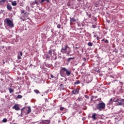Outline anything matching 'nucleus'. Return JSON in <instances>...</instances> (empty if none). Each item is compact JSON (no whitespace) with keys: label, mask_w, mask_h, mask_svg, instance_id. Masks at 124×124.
<instances>
[{"label":"nucleus","mask_w":124,"mask_h":124,"mask_svg":"<svg viewBox=\"0 0 124 124\" xmlns=\"http://www.w3.org/2000/svg\"><path fill=\"white\" fill-rule=\"evenodd\" d=\"M60 74L62 76H70L71 71L66 69L65 67H62L60 71Z\"/></svg>","instance_id":"f257e3e1"},{"label":"nucleus","mask_w":124,"mask_h":124,"mask_svg":"<svg viewBox=\"0 0 124 124\" xmlns=\"http://www.w3.org/2000/svg\"><path fill=\"white\" fill-rule=\"evenodd\" d=\"M61 52V53H62V54L69 55L70 54V52H71V50H70V48L68 47V46L66 45L62 48Z\"/></svg>","instance_id":"f03ea898"},{"label":"nucleus","mask_w":124,"mask_h":124,"mask_svg":"<svg viewBox=\"0 0 124 124\" xmlns=\"http://www.w3.org/2000/svg\"><path fill=\"white\" fill-rule=\"evenodd\" d=\"M105 103H104L103 102L99 103L96 105V108L95 110H96L97 109L99 110V111H102V110H104V109H105Z\"/></svg>","instance_id":"7ed1b4c3"},{"label":"nucleus","mask_w":124,"mask_h":124,"mask_svg":"<svg viewBox=\"0 0 124 124\" xmlns=\"http://www.w3.org/2000/svg\"><path fill=\"white\" fill-rule=\"evenodd\" d=\"M4 23L5 25L8 26L10 28H13L14 27V24H13V21L10 20V18H7L4 20Z\"/></svg>","instance_id":"20e7f679"},{"label":"nucleus","mask_w":124,"mask_h":124,"mask_svg":"<svg viewBox=\"0 0 124 124\" xmlns=\"http://www.w3.org/2000/svg\"><path fill=\"white\" fill-rule=\"evenodd\" d=\"M118 101H119V99L115 101V98H112L108 102V105H112V104H113V102H118Z\"/></svg>","instance_id":"39448f33"},{"label":"nucleus","mask_w":124,"mask_h":124,"mask_svg":"<svg viewBox=\"0 0 124 124\" xmlns=\"http://www.w3.org/2000/svg\"><path fill=\"white\" fill-rule=\"evenodd\" d=\"M118 101H119V102H118V103H116V105L117 106L123 105V104H124V99H121L120 100H118Z\"/></svg>","instance_id":"423d86ee"},{"label":"nucleus","mask_w":124,"mask_h":124,"mask_svg":"<svg viewBox=\"0 0 124 124\" xmlns=\"http://www.w3.org/2000/svg\"><path fill=\"white\" fill-rule=\"evenodd\" d=\"M13 109H15L16 111H19L20 110V107H19V105L16 104L13 107Z\"/></svg>","instance_id":"0eeeda50"},{"label":"nucleus","mask_w":124,"mask_h":124,"mask_svg":"<svg viewBox=\"0 0 124 124\" xmlns=\"http://www.w3.org/2000/svg\"><path fill=\"white\" fill-rule=\"evenodd\" d=\"M70 25H73V23H75L76 22V19L74 17H70Z\"/></svg>","instance_id":"6e6552de"},{"label":"nucleus","mask_w":124,"mask_h":124,"mask_svg":"<svg viewBox=\"0 0 124 124\" xmlns=\"http://www.w3.org/2000/svg\"><path fill=\"white\" fill-rule=\"evenodd\" d=\"M73 94H78L79 93V89H76L72 91Z\"/></svg>","instance_id":"1a4fd4ad"},{"label":"nucleus","mask_w":124,"mask_h":124,"mask_svg":"<svg viewBox=\"0 0 124 124\" xmlns=\"http://www.w3.org/2000/svg\"><path fill=\"white\" fill-rule=\"evenodd\" d=\"M96 116H97V114L96 113H93L92 116V118L93 119V120H95L96 119H97V117H96Z\"/></svg>","instance_id":"9d476101"},{"label":"nucleus","mask_w":124,"mask_h":124,"mask_svg":"<svg viewBox=\"0 0 124 124\" xmlns=\"http://www.w3.org/2000/svg\"><path fill=\"white\" fill-rule=\"evenodd\" d=\"M5 1H7V0H0V5H3V4H4V2H5Z\"/></svg>","instance_id":"9b49d317"},{"label":"nucleus","mask_w":124,"mask_h":124,"mask_svg":"<svg viewBox=\"0 0 124 124\" xmlns=\"http://www.w3.org/2000/svg\"><path fill=\"white\" fill-rule=\"evenodd\" d=\"M21 56H23V53L22 52H20V54H18L17 56V59L18 60H21L22 59V57H21Z\"/></svg>","instance_id":"f8f14e48"},{"label":"nucleus","mask_w":124,"mask_h":124,"mask_svg":"<svg viewBox=\"0 0 124 124\" xmlns=\"http://www.w3.org/2000/svg\"><path fill=\"white\" fill-rule=\"evenodd\" d=\"M28 110H27V114H30L31 112V108L30 106L28 107Z\"/></svg>","instance_id":"ddd939ff"},{"label":"nucleus","mask_w":124,"mask_h":124,"mask_svg":"<svg viewBox=\"0 0 124 124\" xmlns=\"http://www.w3.org/2000/svg\"><path fill=\"white\" fill-rule=\"evenodd\" d=\"M53 52H55V50H53V49H51V50H49L48 51V54L50 55V56H52V53H53Z\"/></svg>","instance_id":"4468645a"},{"label":"nucleus","mask_w":124,"mask_h":124,"mask_svg":"<svg viewBox=\"0 0 124 124\" xmlns=\"http://www.w3.org/2000/svg\"><path fill=\"white\" fill-rule=\"evenodd\" d=\"M7 8L9 10H11V9H12V7H11V5H10L9 4H8L7 5Z\"/></svg>","instance_id":"2eb2a0df"},{"label":"nucleus","mask_w":124,"mask_h":124,"mask_svg":"<svg viewBox=\"0 0 124 124\" xmlns=\"http://www.w3.org/2000/svg\"><path fill=\"white\" fill-rule=\"evenodd\" d=\"M11 3H12V5H13V6H16V5H17V3H16V1H12L11 2Z\"/></svg>","instance_id":"dca6fc26"},{"label":"nucleus","mask_w":124,"mask_h":124,"mask_svg":"<svg viewBox=\"0 0 124 124\" xmlns=\"http://www.w3.org/2000/svg\"><path fill=\"white\" fill-rule=\"evenodd\" d=\"M8 90L9 91L10 93H14V89L12 88H9Z\"/></svg>","instance_id":"f3484780"},{"label":"nucleus","mask_w":124,"mask_h":124,"mask_svg":"<svg viewBox=\"0 0 124 124\" xmlns=\"http://www.w3.org/2000/svg\"><path fill=\"white\" fill-rule=\"evenodd\" d=\"M60 88L61 91H62V90H64V87H63V85L62 84L60 85Z\"/></svg>","instance_id":"a211bd4d"},{"label":"nucleus","mask_w":124,"mask_h":124,"mask_svg":"<svg viewBox=\"0 0 124 124\" xmlns=\"http://www.w3.org/2000/svg\"><path fill=\"white\" fill-rule=\"evenodd\" d=\"M44 1H46V2H49V0H41V2L42 3H43Z\"/></svg>","instance_id":"6ab92c4d"},{"label":"nucleus","mask_w":124,"mask_h":124,"mask_svg":"<svg viewBox=\"0 0 124 124\" xmlns=\"http://www.w3.org/2000/svg\"><path fill=\"white\" fill-rule=\"evenodd\" d=\"M75 85H78V84H80V81L77 80L74 83Z\"/></svg>","instance_id":"aec40b11"},{"label":"nucleus","mask_w":124,"mask_h":124,"mask_svg":"<svg viewBox=\"0 0 124 124\" xmlns=\"http://www.w3.org/2000/svg\"><path fill=\"white\" fill-rule=\"evenodd\" d=\"M34 93H40L39 91H38V90H34Z\"/></svg>","instance_id":"412c9836"},{"label":"nucleus","mask_w":124,"mask_h":124,"mask_svg":"<svg viewBox=\"0 0 124 124\" xmlns=\"http://www.w3.org/2000/svg\"><path fill=\"white\" fill-rule=\"evenodd\" d=\"M7 119H6V118H4V119H3V120H2V122H3V123H7Z\"/></svg>","instance_id":"4be33fe9"},{"label":"nucleus","mask_w":124,"mask_h":124,"mask_svg":"<svg viewBox=\"0 0 124 124\" xmlns=\"http://www.w3.org/2000/svg\"><path fill=\"white\" fill-rule=\"evenodd\" d=\"M73 59H74V58H72V57L69 58L68 59V62H70V61H71V60H73Z\"/></svg>","instance_id":"5701e85b"},{"label":"nucleus","mask_w":124,"mask_h":124,"mask_svg":"<svg viewBox=\"0 0 124 124\" xmlns=\"http://www.w3.org/2000/svg\"><path fill=\"white\" fill-rule=\"evenodd\" d=\"M22 97H23V96H22V95H18L17 96V98L18 99L22 98Z\"/></svg>","instance_id":"b1692460"},{"label":"nucleus","mask_w":124,"mask_h":124,"mask_svg":"<svg viewBox=\"0 0 124 124\" xmlns=\"http://www.w3.org/2000/svg\"><path fill=\"white\" fill-rule=\"evenodd\" d=\"M88 46H93V44L92 43V42H89L88 43Z\"/></svg>","instance_id":"393cba45"},{"label":"nucleus","mask_w":124,"mask_h":124,"mask_svg":"<svg viewBox=\"0 0 124 124\" xmlns=\"http://www.w3.org/2000/svg\"><path fill=\"white\" fill-rule=\"evenodd\" d=\"M44 124H50V122L49 121H46L44 122Z\"/></svg>","instance_id":"a878e982"},{"label":"nucleus","mask_w":124,"mask_h":124,"mask_svg":"<svg viewBox=\"0 0 124 124\" xmlns=\"http://www.w3.org/2000/svg\"><path fill=\"white\" fill-rule=\"evenodd\" d=\"M51 56H50V55H46V59H49V58H50Z\"/></svg>","instance_id":"bb28decb"},{"label":"nucleus","mask_w":124,"mask_h":124,"mask_svg":"<svg viewBox=\"0 0 124 124\" xmlns=\"http://www.w3.org/2000/svg\"><path fill=\"white\" fill-rule=\"evenodd\" d=\"M51 78H54V79H56V77L54 76L53 75H50Z\"/></svg>","instance_id":"cd10ccee"},{"label":"nucleus","mask_w":124,"mask_h":124,"mask_svg":"<svg viewBox=\"0 0 124 124\" xmlns=\"http://www.w3.org/2000/svg\"><path fill=\"white\" fill-rule=\"evenodd\" d=\"M78 100L79 101H82L83 100V99L81 97L78 98Z\"/></svg>","instance_id":"c85d7f7f"},{"label":"nucleus","mask_w":124,"mask_h":124,"mask_svg":"<svg viewBox=\"0 0 124 124\" xmlns=\"http://www.w3.org/2000/svg\"><path fill=\"white\" fill-rule=\"evenodd\" d=\"M61 27H62V26L61 25V24H58L57 25V28L58 29H61Z\"/></svg>","instance_id":"c756f323"},{"label":"nucleus","mask_w":124,"mask_h":124,"mask_svg":"<svg viewBox=\"0 0 124 124\" xmlns=\"http://www.w3.org/2000/svg\"><path fill=\"white\" fill-rule=\"evenodd\" d=\"M60 110H61V111H62V110H64V108L62 107H61L60 108Z\"/></svg>","instance_id":"7c9ffc66"},{"label":"nucleus","mask_w":124,"mask_h":124,"mask_svg":"<svg viewBox=\"0 0 124 124\" xmlns=\"http://www.w3.org/2000/svg\"><path fill=\"white\" fill-rule=\"evenodd\" d=\"M33 4H34V3H36V4H38V2L36 0H35L34 2H33Z\"/></svg>","instance_id":"2f4dec72"},{"label":"nucleus","mask_w":124,"mask_h":124,"mask_svg":"<svg viewBox=\"0 0 124 124\" xmlns=\"http://www.w3.org/2000/svg\"><path fill=\"white\" fill-rule=\"evenodd\" d=\"M21 14H24V13H25V11L24 10L21 11Z\"/></svg>","instance_id":"473e14b6"},{"label":"nucleus","mask_w":124,"mask_h":124,"mask_svg":"<svg viewBox=\"0 0 124 124\" xmlns=\"http://www.w3.org/2000/svg\"><path fill=\"white\" fill-rule=\"evenodd\" d=\"M85 97H86V98H90V96H88V95H85Z\"/></svg>","instance_id":"72a5a7b5"},{"label":"nucleus","mask_w":124,"mask_h":124,"mask_svg":"<svg viewBox=\"0 0 124 124\" xmlns=\"http://www.w3.org/2000/svg\"><path fill=\"white\" fill-rule=\"evenodd\" d=\"M93 29H95L96 28V25H93Z\"/></svg>","instance_id":"f704fd0d"},{"label":"nucleus","mask_w":124,"mask_h":124,"mask_svg":"<svg viewBox=\"0 0 124 124\" xmlns=\"http://www.w3.org/2000/svg\"><path fill=\"white\" fill-rule=\"evenodd\" d=\"M104 42H105V43H108V40H105Z\"/></svg>","instance_id":"c9c22d12"},{"label":"nucleus","mask_w":124,"mask_h":124,"mask_svg":"<svg viewBox=\"0 0 124 124\" xmlns=\"http://www.w3.org/2000/svg\"><path fill=\"white\" fill-rule=\"evenodd\" d=\"M24 109H25V108H23L22 109H21V113H23V110H24Z\"/></svg>","instance_id":"e433bc0d"},{"label":"nucleus","mask_w":124,"mask_h":124,"mask_svg":"<svg viewBox=\"0 0 124 124\" xmlns=\"http://www.w3.org/2000/svg\"><path fill=\"white\" fill-rule=\"evenodd\" d=\"M20 5L21 6H24V4H23V3H21L20 4Z\"/></svg>","instance_id":"4c0bfd02"},{"label":"nucleus","mask_w":124,"mask_h":124,"mask_svg":"<svg viewBox=\"0 0 124 124\" xmlns=\"http://www.w3.org/2000/svg\"><path fill=\"white\" fill-rule=\"evenodd\" d=\"M83 60L84 61V62H86V59L85 58H83Z\"/></svg>","instance_id":"58836bf2"},{"label":"nucleus","mask_w":124,"mask_h":124,"mask_svg":"<svg viewBox=\"0 0 124 124\" xmlns=\"http://www.w3.org/2000/svg\"><path fill=\"white\" fill-rule=\"evenodd\" d=\"M102 41H105V39H103V40H102Z\"/></svg>","instance_id":"ea45409f"},{"label":"nucleus","mask_w":124,"mask_h":124,"mask_svg":"<svg viewBox=\"0 0 124 124\" xmlns=\"http://www.w3.org/2000/svg\"><path fill=\"white\" fill-rule=\"evenodd\" d=\"M93 37H96V35H93Z\"/></svg>","instance_id":"a19ab883"},{"label":"nucleus","mask_w":124,"mask_h":124,"mask_svg":"<svg viewBox=\"0 0 124 124\" xmlns=\"http://www.w3.org/2000/svg\"><path fill=\"white\" fill-rule=\"evenodd\" d=\"M75 49H78V47H76Z\"/></svg>","instance_id":"79ce46f5"},{"label":"nucleus","mask_w":124,"mask_h":124,"mask_svg":"<svg viewBox=\"0 0 124 124\" xmlns=\"http://www.w3.org/2000/svg\"><path fill=\"white\" fill-rule=\"evenodd\" d=\"M97 36V39L98 40V36Z\"/></svg>","instance_id":"37998d69"},{"label":"nucleus","mask_w":124,"mask_h":124,"mask_svg":"<svg viewBox=\"0 0 124 124\" xmlns=\"http://www.w3.org/2000/svg\"><path fill=\"white\" fill-rule=\"evenodd\" d=\"M94 21H96V19H94Z\"/></svg>","instance_id":"c03bdc74"},{"label":"nucleus","mask_w":124,"mask_h":124,"mask_svg":"<svg viewBox=\"0 0 124 124\" xmlns=\"http://www.w3.org/2000/svg\"><path fill=\"white\" fill-rule=\"evenodd\" d=\"M20 116H22V113L20 114Z\"/></svg>","instance_id":"a18cd8bd"},{"label":"nucleus","mask_w":124,"mask_h":124,"mask_svg":"<svg viewBox=\"0 0 124 124\" xmlns=\"http://www.w3.org/2000/svg\"><path fill=\"white\" fill-rule=\"evenodd\" d=\"M20 116H22V113L20 114Z\"/></svg>","instance_id":"49530a36"},{"label":"nucleus","mask_w":124,"mask_h":124,"mask_svg":"<svg viewBox=\"0 0 124 124\" xmlns=\"http://www.w3.org/2000/svg\"><path fill=\"white\" fill-rule=\"evenodd\" d=\"M16 124V123H14V124Z\"/></svg>","instance_id":"de8ad7c7"},{"label":"nucleus","mask_w":124,"mask_h":124,"mask_svg":"<svg viewBox=\"0 0 124 124\" xmlns=\"http://www.w3.org/2000/svg\"><path fill=\"white\" fill-rule=\"evenodd\" d=\"M23 21H25V20L23 19Z\"/></svg>","instance_id":"09e8293b"},{"label":"nucleus","mask_w":124,"mask_h":124,"mask_svg":"<svg viewBox=\"0 0 124 124\" xmlns=\"http://www.w3.org/2000/svg\"><path fill=\"white\" fill-rule=\"evenodd\" d=\"M108 23H109V21H108Z\"/></svg>","instance_id":"8fccbe9b"},{"label":"nucleus","mask_w":124,"mask_h":124,"mask_svg":"<svg viewBox=\"0 0 124 124\" xmlns=\"http://www.w3.org/2000/svg\"><path fill=\"white\" fill-rule=\"evenodd\" d=\"M108 23H109V21H108Z\"/></svg>","instance_id":"3c124183"}]
</instances>
